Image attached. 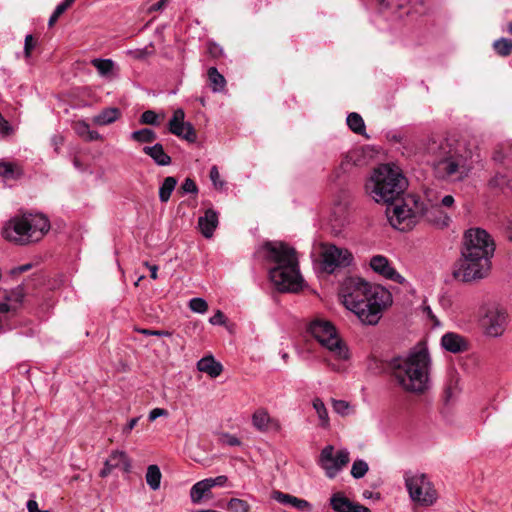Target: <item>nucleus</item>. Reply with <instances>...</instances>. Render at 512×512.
Listing matches in <instances>:
<instances>
[{
	"label": "nucleus",
	"instance_id": "obj_1",
	"mask_svg": "<svg viewBox=\"0 0 512 512\" xmlns=\"http://www.w3.org/2000/svg\"><path fill=\"white\" fill-rule=\"evenodd\" d=\"M343 304L354 312L363 324L376 325L383 309L391 301V294L384 287L372 285L362 278H349L343 289Z\"/></svg>",
	"mask_w": 512,
	"mask_h": 512
},
{
	"label": "nucleus",
	"instance_id": "obj_2",
	"mask_svg": "<svg viewBox=\"0 0 512 512\" xmlns=\"http://www.w3.org/2000/svg\"><path fill=\"white\" fill-rule=\"evenodd\" d=\"M494 251V241L484 229L467 230L463 238L459 267L453 271L454 278L463 282L484 278L490 270V259Z\"/></svg>",
	"mask_w": 512,
	"mask_h": 512
},
{
	"label": "nucleus",
	"instance_id": "obj_3",
	"mask_svg": "<svg viewBox=\"0 0 512 512\" xmlns=\"http://www.w3.org/2000/svg\"><path fill=\"white\" fill-rule=\"evenodd\" d=\"M431 365L426 344L419 342L406 357L392 358L388 362V369L404 391L420 395L430 387Z\"/></svg>",
	"mask_w": 512,
	"mask_h": 512
},
{
	"label": "nucleus",
	"instance_id": "obj_4",
	"mask_svg": "<svg viewBox=\"0 0 512 512\" xmlns=\"http://www.w3.org/2000/svg\"><path fill=\"white\" fill-rule=\"evenodd\" d=\"M265 258L276 265L269 270V277L280 292H297L302 287V276L294 248L283 242H265Z\"/></svg>",
	"mask_w": 512,
	"mask_h": 512
},
{
	"label": "nucleus",
	"instance_id": "obj_5",
	"mask_svg": "<svg viewBox=\"0 0 512 512\" xmlns=\"http://www.w3.org/2000/svg\"><path fill=\"white\" fill-rule=\"evenodd\" d=\"M420 153L427 157L439 179L463 180L469 173L467 159L447 140L427 138L421 143Z\"/></svg>",
	"mask_w": 512,
	"mask_h": 512
},
{
	"label": "nucleus",
	"instance_id": "obj_6",
	"mask_svg": "<svg viewBox=\"0 0 512 512\" xmlns=\"http://www.w3.org/2000/svg\"><path fill=\"white\" fill-rule=\"evenodd\" d=\"M408 182L402 171L395 165L382 164L376 168L365 184L366 193L377 203L387 205L388 209L402 205Z\"/></svg>",
	"mask_w": 512,
	"mask_h": 512
},
{
	"label": "nucleus",
	"instance_id": "obj_7",
	"mask_svg": "<svg viewBox=\"0 0 512 512\" xmlns=\"http://www.w3.org/2000/svg\"><path fill=\"white\" fill-rule=\"evenodd\" d=\"M402 202V205L388 209L390 224L400 231L412 229L420 216L438 228H445L450 223V217L438 205L425 207L414 195H407Z\"/></svg>",
	"mask_w": 512,
	"mask_h": 512
},
{
	"label": "nucleus",
	"instance_id": "obj_8",
	"mask_svg": "<svg viewBox=\"0 0 512 512\" xmlns=\"http://www.w3.org/2000/svg\"><path fill=\"white\" fill-rule=\"evenodd\" d=\"M50 222L42 214H23L10 219L2 229L4 239L18 245L38 242L49 231Z\"/></svg>",
	"mask_w": 512,
	"mask_h": 512
},
{
	"label": "nucleus",
	"instance_id": "obj_9",
	"mask_svg": "<svg viewBox=\"0 0 512 512\" xmlns=\"http://www.w3.org/2000/svg\"><path fill=\"white\" fill-rule=\"evenodd\" d=\"M310 335L326 348L338 360H347L349 351L339 338L334 325L325 319H314L308 326Z\"/></svg>",
	"mask_w": 512,
	"mask_h": 512
},
{
	"label": "nucleus",
	"instance_id": "obj_10",
	"mask_svg": "<svg viewBox=\"0 0 512 512\" xmlns=\"http://www.w3.org/2000/svg\"><path fill=\"white\" fill-rule=\"evenodd\" d=\"M404 479L413 502L421 506H430L436 501L437 492L427 475L423 473H405Z\"/></svg>",
	"mask_w": 512,
	"mask_h": 512
},
{
	"label": "nucleus",
	"instance_id": "obj_11",
	"mask_svg": "<svg viewBox=\"0 0 512 512\" xmlns=\"http://www.w3.org/2000/svg\"><path fill=\"white\" fill-rule=\"evenodd\" d=\"M353 261L352 253L335 245H322L321 268L324 272L333 273L337 268L348 267Z\"/></svg>",
	"mask_w": 512,
	"mask_h": 512
},
{
	"label": "nucleus",
	"instance_id": "obj_12",
	"mask_svg": "<svg viewBox=\"0 0 512 512\" xmlns=\"http://www.w3.org/2000/svg\"><path fill=\"white\" fill-rule=\"evenodd\" d=\"M334 446H325L319 457V465L324 469L328 478H334L345 467L349 461V452L346 449L339 450L334 456Z\"/></svg>",
	"mask_w": 512,
	"mask_h": 512
},
{
	"label": "nucleus",
	"instance_id": "obj_13",
	"mask_svg": "<svg viewBox=\"0 0 512 512\" xmlns=\"http://www.w3.org/2000/svg\"><path fill=\"white\" fill-rule=\"evenodd\" d=\"M506 320L507 315L504 310L496 305H488L484 308L480 323L487 335L497 337L504 332Z\"/></svg>",
	"mask_w": 512,
	"mask_h": 512
},
{
	"label": "nucleus",
	"instance_id": "obj_14",
	"mask_svg": "<svg viewBox=\"0 0 512 512\" xmlns=\"http://www.w3.org/2000/svg\"><path fill=\"white\" fill-rule=\"evenodd\" d=\"M185 113L179 108L174 111L172 118L168 122V130L173 135L186 140L189 143H195L197 134L193 125L184 121Z\"/></svg>",
	"mask_w": 512,
	"mask_h": 512
},
{
	"label": "nucleus",
	"instance_id": "obj_15",
	"mask_svg": "<svg viewBox=\"0 0 512 512\" xmlns=\"http://www.w3.org/2000/svg\"><path fill=\"white\" fill-rule=\"evenodd\" d=\"M371 269L377 274L383 276L388 280H392L399 284H403L405 282V278L400 275L391 265L385 256L375 255L370 260Z\"/></svg>",
	"mask_w": 512,
	"mask_h": 512
},
{
	"label": "nucleus",
	"instance_id": "obj_16",
	"mask_svg": "<svg viewBox=\"0 0 512 512\" xmlns=\"http://www.w3.org/2000/svg\"><path fill=\"white\" fill-rule=\"evenodd\" d=\"M253 426L261 432L279 431L281 425L277 419L270 417L264 409H258L252 415Z\"/></svg>",
	"mask_w": 512,
	"mask_h": 512
},
{
	"label": "nucleus",
	"instance_id": "obj_17",
	"mask_svg": "<svg viewBox=\"0 0 512 512\" xmlns=\"http://www.w3.org/2000/svg\"><path fill=\"white\" fill-rule=\"evenodd\" d=\"M271 498L282 505L292 506L299 511H310L312 509V505L307 500L278 490L272 492Z\"/></svg>",
	"mask_w": 512,
	"mask_h": 512
},
{
	"label": "nucleus",
	"instance_id": "obj_18",
	"mask_svg": "<svg viewBox=\"0 0 512 512\" xmlns=\"http://www.w3.org/2000/svg\"><path fill=\"white\" fill-rule=\"evenodd\" d=\"M441 345L445 350L454 354L468 350V341L463 336L453 332H448L442 336Z\"/></svg>",
	"mask_w": 512,
	"mask_h": 512
},
{
	"label": "nucleus",
	"instance_id": "obj_19",
	"mask_svg": "<svg viewBox=\"0 0 512 512\" xmlns=\"http://www.w3.org/2000/svg\"><path fill=\"white\" fill-rule=\"evenodd\" d=\"M218 223V213L212 208L207 209L204 216L198 218L199 229L205 238L213 236Z\"/></svg>",
	"mask_w": 512,
	"mask_h": 512
},
{
	"label": "nucleus",
	"instance_id": "obj_20",
	"mask_svg": "<svg viewBox=\"0 0 512 512\" xmlns=\"http://www.w3.org/2000/svg\"><path fill=\"white\" fill-rule=\"evenodd\" d=\"M143 153L148 155L159 166L171 164V157L164 151L163 145L160 143L143 147Z\"/></svg>",
	"mask_w": 512,
	"mask_h": 512
},
{
	"label": "nucleus",
	"instance_id": "obj_21",
	"mask_svg": "<svg viewBox=\"0 0 512 512\" xmlns=\"http://www.w3.org/2000/svg\"><path fill=\"white\" fill-rule=\"evenodd\" d=\"M197 369L207 373L210 377H218L223 370L222 364L214 359L212 355L205 356L197 362Z\"/></svg>",
	"mask_w": 512,
	"mask_h": 512
},
{
	"label": "nucleus",
	"instance_id": "obj_22",
	"mask_svg": "<svg viewBox=\"0 0 512 512\" xmlns=\"http://www.w3.org/2000/svg\"><path fill=\"white\" fill-rule=\"evenodd\" d=\"M211 487L207 479L195 483L190 489V498L192 503L199 504L203 498L210 497Z\"/></svg>",
	"mask_w": 512,
	"mask_h": 512
},
{
	"label": "nucleus",
	"instance_id": "obj_23",
	"mask_svg": "<svg viewBox=\"0 0 512 512\" xmlns=\"http://www.w3.org/2000/svg\"><path fill=\"white\" fill-rule=\"evenodd\" d=\"M120 115L121 111L118 108L107 107L93 117V122L99 126L109 125L118 120Z\"/></svg>",
	"mask_w": 512,
	"mask_h": 512
},
{
	"label": "nucleus",
	"instance_id": "obj_24",
	"mask_svg": "<svg viewBox=\"0 0 512 512\" xmlns=\"http://www.w3.org/2000/svg\"><path fill=\"white\" fill-rule=\"evenodd\" d=\"M330 505L336 512H351L354 503L351 502L342 492H336L330 498Z\"/></svg>",
	"mask_w": 512,
	"mask_h": 512
},
{
	"label": "nucleus",
	"instance_id": "obj_25",
	"mask_svg": "<svg viewBox=\"0 0 512 512\" xmlns=\"http://www.w3.org/2000/svg\"><path fill=\"white\" fill-rule=\"evenodd\" d=\"M209 86L214 93H220L225 90L226 80L224 76L219 73L216 67H210L207 72Z\"/></svg>",
	"mask_w": 512,
	"mask_h": 512
},
{
	"label": "nucleus",
	"instance_id": "obj_26",
	"mask_svg": "<svg viewBox=\"0 0 512 512\" xmlns=\"http://www.w3.org/2000/svg\"><path fill=\"white\" fill-rule=\"evenodd\" d=\"M23 171L16 163L0 160V177L4 179H19Z\"/></svg>",
	"mask_w": 512,
	"mask_h": 512
},
{
	"label": "nucleus",
	"instance_id": "obj_27",
	"mask_svg": "<svg viewBox=\"0 0 512 512\" xmlns=\"http://www.w3.org/2000/svg\"><path fill=\"white\" fill-rule=\"evenodd\" d=\"M145 479H146L148 486L153 491H156L160 488L162 473H161L158 465L152 464L147 467Z\"/></svg>",
	"mask_w": 512,
	"mask_h": 512
},
{
	"label": "nucleus",
	"instance_id": "obj_28",
	"mask_svg": "<svg viewBox=\"0 0 512 512\" xmlns=\"http://www.w3.org/2000/svg\"><path fill=\"white\" fill-rule=\"evenodd\" d=\"M119 457H123V455L120 453V451H118V450L112 451V453L109 455V457L104 462V467L99 472V476L101 478L107 477L114 468H117L120 466Z\"/></svg>",
	"mask_w": 512,
	"mask_h": 512
},
{
	"label": "nucleus",
	"instance_id": "obj_29",
	"mask_svg": "<svg viewBox=\"0 0 512 512\" xmlns=\"http://www.w3.org/2000/svg\"><path fill=\"white\" fill-rule=\"evenodd\" d=\"M177 185V179L172 176H168L164 179L163 183L159 188V199L161 202L166 203L171 197L172 192L174 191Z\"/></svg>",
	"mask_w": 512,
	"mask_h": 512
},
{
	"label": "nucleus",
	"instance_id": "obj_30",
	"mask_svg": "<svg viewBox=\"0 0 512 512\" xmlns=\"http://www.w3.org/2000/svg\"><path fill=\"white\" fill-rule=\"evenodd\" d=\"M346 123L348 127L358 135H365V123L362 116L356 112L348 114Z\"/></svg>",
	"mask_w": 512,
	"mask_h": 512
},
{
	"label": "nucleus",
	"instance_id": "obj_31",
	"mask_svg": "<svg viewBox=\"0 0 512 512\" xmlns=\"http://www.w3.org/2000/svg\"><path fill=\"white\" fill-rule=\"evenodd\" d=\"M460 393V388L458 384V379L456 377H451L445 385L444 388V401L445 403H450L456 399V397Z\"/></svg>",
	"mask_w": 512,
	"mask_h": 512
},
{
	"label": "nucleus",
	"instance_id": "obj_32",
	"mask_svg": "<svg viewBox=\"0 0 512 512\" xmlns=\"http://www.w3.org/2000/svg\"><path fill=\"white\" fill-rule=\"evenodd\" d=\"M75 129L77 134L86 141H95L101 138L100 134L95 130H91L89 125L84 121L78 122Z\"/></svg>",
	"mask_w": 512,
	"mask_h": 512
},
{
	"label": "nucleus",
	"instance_id": "obj_33",
	"mask_svg": "<svg viewBox=\"0 0 512 512\" xmlns=\"http://www.w3.org/2000/svg\"><path fill=\"white\" fill-rule=\"evenodd\" d=\"M131 139L139 143H152L157 139L155 131L144 128L131 133Z\"/></svg>",
	"mask_w": 512,
	"mask_h": 512
},
{
	"label": "nucleus",
	"instance_id": "obj_34",
	"mask_svg": "<svg viewBox=\"0 0 512 512\" xmlns=\"http://www.w3.org/2000/svg\"><path fill=\"white\" fill-rule=\"evenodd\" d=\"M493 48L498 55L502 57L509 56L512 53V40L508 38H500L494 41Z\"/></svg>",
	"mask_w": 512,
	"mask_h": 512
},
{
	"label": "nucleus",
	"instance_id": "obj_35",
	"mask_svg": "<svg viewBox=\"0 0 512 512\" xmlns=\"http://www.w3.org/2000/svg\"><path fill=\"white\" fill-rule=\"evenodd\" d=\"M91 64L98 70L102 76H107L113 70L114 62L111 59L96 58L91 61Z\"/></svg>",
	"mask_w": 512,
	"mask_h": 512
},
{
	"label": "nucleus",
	"instance_id": "obj_36",
	"mask_svg": "<svg viewBox=\"0 0 512 512\" xmlns=\"http://www.w3.org/2000/svg\"><path fill=\"white\" fill-rule=\"evenodd\" d=\"M313 408L316 410L319 419L321 420V426L326 427L329 423L328 412L323 401L319 398L313 400Z\"/></svg>",
	"mask_w": 512,
	"mask_h": 512
},
{
	"label": "nucleus",
	"instance_id": "obj_37",
	"mask_svg": "<svg viewBox=\"0 0 512 512\" xmlns=\"http://www.w3.org/2000/svg\"><path fill=\"white\" fill-rule=\"evenodd\" d=\"M368 470L369 466L367 462L362 459H357L352 464L351 475L355 479H360L365 476Z\"/></svg>",
	"mask_w": 512,
	"mask_h": 512
},
{
	"label": "nucleus",
	"instance_id": "obj_38",
	"mask_svg": "<svg viewBox=\"0 0 512 512\" xmlns=\"http://www.w3.org/2000/svg\"><path fill=\"white\" fill-rule=\"evenodd\" d=\"M139 122L140 124L152 126H159L161 123L158 114L153 110L144 111L140 116Z\"/></svg>",
	"mask_w": 512,
	"mask_h": 512
},
{
	"label": "nucleus",
	"instance_id": "obj_39",
	"mask_svg": "<svg viewBox=\"0 0 512 512\" xmlns=\"http://www.w3.org/2000/svg\"><path fill=\"white\" fill-rule=\"evenodd\" d=\"M227 507L232 512H248L250 510L249 503L239 498L230 499Z\"/></svg>",
	"mask_w": 512,
	"mask_h": 512
},
{
	"label": "nucleus",
	"instance_id": "obj_40",
	"mask_svg": "<svg viewBox=\"0 0 512 512\" xmlns=\"http://www.w3.org/2000/svg\"><path fill=\"white\" fill-rule=\"evenodd\" d=\"M189 308L196 313L204 314L208 310L207 302L200 297L192 298L189 302Z\"/></svg>",
	"mask_w": 512,
	"mask_h": 512
},
{
	"label": "nucleus",
	"instance_id": "obj_41",
	"mask_svg": "<svg viewBox=\"0 0 512 512\" xmlns=\"http://www.w3.org/2000/svg\"><path fill=\"white\" fill-rule=\"evenodd\" d=\"M489 185L493 188H499L504 189L505 187H508L509 179L505 174L497 173L492 177L489 181Z\"/></svg>",
	"mask_w": 512,
	"mask_h": 512
},
{
	"label": "nucleus",
	"instance_id": "obj_42",
	"mask_svg": "<svg viewBox=\"0 0 512 512\" xmlns=\"http://www.w3.org/2000/svg\"><path fill=\"white\" fill-rule=\"evenodd\" d=\"M408 3V0H379V4L381 7L385 9H402Z\"/></svg>",
	"mask_w": 512,
	"mask_h": 512
},
{
	"label": "nucleus",
	"instance_id": "obj_43",
	"mask_svg": "<svg viewBox=\"0 0 512 512\" xmlns=\"http://www.w3.org/2000/svg\"><path fill=\"white\" fill-rule=\"evenodd\" d=\"M333 409L336 413L344 416L349 414L350 404L344 400H333Z\"/></svg>",
	"mask_w": 512,
	"mask_h": 512
},
{
	"label": "nucleus",
	"instance_id": "obj_44",
	"mask_svg": "<svg viewBox=\"0 0 512 512\" xmlns=\"http://www.w3.org/2000/svg\"><path fill=\"white\" fill-rule=\"evenodd\" d=\"M181 190L183 193H190V194H197L198 193V187L195 183V181L191 178H186L184 182L181 185Z\"/></svg>",
	"mask_w": 512,
	"mask_h": 512
},
{
	"label": "nucleus",
	"instance_id": "obj_45",
	"mask_svg": "<svg viewBox=\"0 0 512 512\" xmlns=\"http://www.w3.org/2000/svg\"><path fill=\"white\" fill-rule=\"evenodd\" d=\"M209 176H210V179H211L213 185L216 188H222L224 186L225 183H224V181H222L220 179V173H219L217 166L211 167Z\"/></svg>",
	"mask_w": 512,
	"mask_h": 512
},
{
	"label": "nucleus",
	"instance_id": "obj_46",
	"mask_svg": "<svg viewBox=\"0 0 512 512\" xmlns=\"http://www.w3.org/2000/svg\"><path fill=\"white\" fill-rule=\"evenodd\" d=\"M136 331L143 335H146V336H158V337L171 336V332H169L167 330L136 329Z\"/></svg>",
	"mask_w": 512,
	"mask_h": 512
},
{
	"label": "nucleus",
	"instance_id": "obj_47",
	"mask_svg": "<svg viewBox=\"0 0 512 512\" xmlns=\"http://www.w3.org/2000/svg\"><path fill=\"white\" fill-rule=\"evenodd\" d=\"M34 47H35V41L33 39V36L29 34L25 37V42H24V54H25L26 58H29L31 56V53H32V50L34 49Z\"/></svg>",
	"mask_w": 512,
	"mask_h": 512
},
{
	"label": "nucleus",
	"instance_id": "obj_48",
	"mask_svg": "<svg viewBox=\"0 0 512 512\" xmlns=\"http://www.w3.org/2000/svg\"><path fill=\"white\" fill-rule=\"evenodd\" d=\"M206 479H207L208 483L210 484L211 489L216 486L222 487L228 481V478L225 475H220L215 478H206Z\"/></svg>",
	"mask_w": 512,
	"mask_h": 512
},
{
	"label": "nucleus",
	"instance_id": "obj_49",
	"mask_svg": "<svg viewBox=\"0 0 512 512\" xmlns=\"http://www.w3.org/2000/svg\"><path fill=\"white\" fill-rule=\"evenodd\" d=\"M226 317L222 311L217 310L216 313L209 319L212 325H224Z\"/></svg>",
	"mask_w": 512,
	"mask_h": 512
},
{
	"label": "nucleus",
	"instance_id": "obj_50",
	"mask_svg": "<svg viewBox=\"0 0 512 512\" xmlns=\"http://www.w3.org/2000/svg\"><path fill=\"white\" fill-rule=\"evenodd\" d=\"M120 453L123 455V457H119L120 465H122L124 472L129 473L132 467L131 460L124 451H120Z\"/></svg>",
	"mask_w": 512,
	"mask_h": 512
},
{
	"label": "nucleus",
	"instance_id": "obj_51",
	"mask_svg": "<svg viewBox=\"0 0 512 512\" xmlns=\"http://www.w3.org/2000/svg\"><path fill=\"white\" fill-rule=\"evenodd\" d=\"M75 2V0H64L54 10L59 17Z\"/></svg>",
	"mask_w": 512,
	"mask_h": 512
},
{
	"label": "nucleus",
	"instance_id": "obj_52",
	"mask_svg": "<svg viewBox=\"0 0 512 512\" xmlns=\"http://www.w3.org/2000/svg\"><path fill=\"white\" fill-rule=\"evenodd\" d=\"M167 415H168V411L166 409L154 408L150 411L148 418H149V421H154L161 416H167Z\"/></svg>",
	"mask_w": 512,
	"mask_h": 512
},
{
	"label": "nucleus",
	"instance_id": "obj_53",
	"mask_svg": "<svg viewBox=\"0 0 512 512\" xmlns=\"http://www.w3.org/2000/svg\"><path fill=\"white\" fill-rule=\"evenodd\" d=\"M24 297V290L21 286H18L15 290L11 292V295L8 298V300H14L16 302H21Z\"/></svg>",
	"mask_w": 512,
	"mask_h": 512
},
{
	"label": "nucleus",
	"instance_id": "obj_54",
	"mask_svg": "<svg viewBox=\"0 0 512 512\" xmlns=\"http://www.w3.org/2000/svg\"><path fill=\"white\" fill-rule=\"evenodd\" d=\"M222 440L224 443H226L229 446H238L241 443L240 440L236 436L231 435V434H224L222 436Z\"/></svg>",
	"mask_w": 512,
	"mask_h": 512
},
{
	"label": "nucleus",
	"instance_id": "obj_55",
	"mask_svg": "<svg viewBox=\"0 0 512 512\" xmlns=\"http://www.w3.org/2000/svg\"><path fill=\"white\" fill-rule=\"evenodd\" d=\"M139 419H140L139 417H134V418L130 419L129 422L127 423V425L123 428V433L128 435L134 429V427L137 425Z\"/></svg>",
	"mask_w": 512,
	"mask_h": 512
},
{
	"label": "nucleus",
	"instance_id": "obj_56",
	"mask_svg": "<svg viewBox=\"0 0 512 512\" xmlns=\"http://www.w3.org/2000/svg\"><path fill=\"white\" fill-rule=\"evenodd\" d=\"M208 52L213 57H218L222 54V48L219 45L213 43L209 45Z\"/></svg>",
	"mask_w": 512,
	"mask_h": 512
},
{
	"label": "nucleus",
	"instance_id": "obj_57",
	"mask_svg": "<svg viewBox=\"0 0 512 512\" xmlns=\"http://www.w3.org/2000/svg\"><path fill=\"white\" fill-rule=\"evenodd\" d=\"M32 267V264L28 263V264H24V265H21V266H18V267H15L13 268L10 273L12 275H15V274H20V273H23V272H26L28 270H30Z\"/></svg>",
	"mask_w": 512,
	"mask_h": 512
},
{
	"label": "nucleus",
	"instance_id": "obj_58",
	"mask_svg": "<svg viewBox=\"0 0 512 512\" xmlns=\"http://www.w3.org/2000/svg\"><path fill=\"white\" fill-rule=\"evenodd\" d=\"M28 512H49L47 510H39L38 503L35 500H29L27 502Z\"/></svg>",
	"mask_w": 512,
	"mask_h": 512
},
{
	"label": "nucleus",
	"instance_id": "obj_59",
	"mask_svg": "<svg viewBox=\"0 0 512 512\" xmlns=\"http://www.w3.org/2000/svg\"><path fill=\"white\" fill-rule=\"evenodd\" d=\"M454 202H455V200H454V197L452 195H445L441 199V205L444 206V207H452Z\"/></svg>",
	"mask_w": 512,
	"mask_h": 512
},
{
	"label": "nucleus",
	"instance_id": "obj_60",
	"mask_svg": "<svg viewBox=\"0 0 512 512\" xmlns=\"http://www.w3.org/2000/svg\"><path fill=\"white\" fill-rule=\"evenodd\" d=\"M351 512H371V510L359 503H354L353 509Z\"/></svg>",
	"mask_w": 512,
	"mask_h": 512
},
{
	"label": "nucleus",
	"instance_id": "obj_61",
	"mask_svg": "<svg viewBox=\"0 0 512 512\" xmlns=\"http://www.w3.org/2000/svg\"><path fill=\"white\" fill-rule=\"evenodd\" d=\"M52 141H53L54 146H55V151L58 153L59 152V146L62 145L63 139H62V137L55 136V137H53Z\"/></svg>",
	"mask_w": 512,
	"mask_h": 512
},
{
	"label": "nucleus",
	"instance_id": "obj_62",
	"mask_svg": "<svg viewBox=\"0 0 512 512\" xmlns=\"http://www.w3.org/2000/svg\"><path fill=\"white\" fill-rule=\"evenodd\" d=\"M149 269H150V277L152 279H156L157 278L158 267L156 265H150Z\"/></svg>",
	"mask_w": 512,
	"mask_h": 512
},
{
	"label": "nucleus",
	"instance_id": "obj_63",
	"mask_svg": "<svg viewBox=\"0 0 512 512\" xmlns=\"http://www.w3.org/2000/svg\"><path fill=\"white\" fill-rule=\"evenodd\" d=\"M58 18H59V16L56 15V12H53L49 18L48 25L50 27L53 26L56 23V21L58 20Z\"/></svg>",
	"mask_w": 512,
	"mask_h": 512
},
{
	"label": "nucleus",
	"instance_id": "obj_64",
	"mask_svg": "<svg viewBox=\"0 0 512 512\" xmlns=\"http://www.w3.org/2000/svg\"><path fill=\"white\" fill-rule=\"evenodd\" d=\"M9 305L5 302H0V313H6L9 311Z\"/></svg>",
	"mask_w": 512,
	"mask_h": 512
}]
</instances>
